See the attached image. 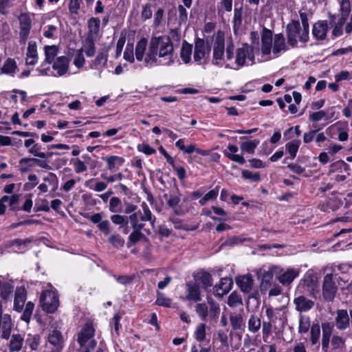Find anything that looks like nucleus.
Here are the masks:
<instances>
[{
  "instance_id": "obj_1",
  "label": "nucleus",
  "mask_w": 352,
  "mask_h": 352,
  "mask_svg": "<svg viewBox=\"0 0 352 352\" xmlns=\"http://www.w3.org/2000/svg\"><path fill=\"white\" fill-rule=\"evenodd\" d=\"M135 55L146 67L170 66L175 62L173 43L167 35L152 36L148 43L146 38H142L136 43Z\"/></svg>"
},
{
  "instance_id": "obj_2",
  "label": "nucleus",
  "mask_w": 352,
  "mask_h": 352,
  "mask_svg": "<svg viewBox=\"0 0 352 352\" xmlns=\"http://www.w3.org/2000/svg\"><path fill=\"white\" fill-rule=\"evenodd\" d=\"M225 53L227 60H232L234 55V45L230 38L227 42L226 47H225L224 36L221 32H219L214 41L212 63L216 66H222Z\"/></svg>"
},
{
  "instance_id": "obj_3",
  "label": "nucleus",
  "mask_w": 352,
  "mask_h": 352,
  "mask_svg": "<svg viewBox=\"0 0 352 352\" xmlns=\"http://www.w3.org/2000/svg\"><path fill=\"white\" fill-rule=\"evenodd\" d=\"M287 44L292 48L298 47L300 42L305 45L309 40V33L302 30L298 20L292 19L285 27Z\"/></svg>"
},
{
  "instance_id": "obj_4",
  "label": "nucleus",
  "mask_w": 352,
  "mask_h": 352,
  "mask_svg": "<svg viewBox=\"0 0 352 352\" xmlns=\"http://www.w3.org/2000/svg\"><path fill=\"white\" fill-rule=\"evenodd\" d=\"M143 212H133L126 215V226L129 225L132 230H142L144 227V221H149L151 226L155 228V217H154L148 205L143 202L141 205Z\"/></svg>"
},
{
  "instance_id": "obj_5",
  "label": "nucleus",
  "mask_w": 352,
  "mask_h": 352,
  "mask_svg": "<svg viewBox=\"0 0 352 352\" xmlns=\"http://www.w3.org/2000/svg\"><path fill=\"white\" fill-rule=\"evenodd\" d=\"M207 302L198 303L195 306V311L203 321L210 320L216 323L221 312L219 304L214 301L210 296H207Z\"/></svg>"
},
{
  "instance_id": "obj_6",
  "label": "nucleus",
  "mask_w": 352,
  "mask_h": 352,
  "mask_svg": "<svg viewBox=\"0 0 352 352\" xmlns=\"http://www.w3.org/2000/svg\"><path fill=\"white\" fill-rule=\"evenodd\" d=\"M342 281L340 277L337 278L333 273L327 274L324 276L322 282V296L324 300L332 302L338 292V287Z\"/></svg>"
},
{
  "instance_id": "obj_7",
  "label": "nucleus",
  "mask_w": 352,
  "mask_h": 352,
  "mask_svg": "<svg viewBox=\"0 0 352 352\" xmlns=\"http://www.w3.org/2000/svg\"><path fill=\"white\" fill-rule=\"evenodd\" d=\"M94 335L95 329L92 324L87 322L77 334V342L81 348L94 349L97 344V341L94 338Z\"/></svg>"
},
{
  "instance_id": "obj_8",
  "label": "nucleus",
  "mask_w": 352,
  "mask_h": 352,
  "mask_svg": "<svg viewBox=\"0 0 352 352\" xmlns=\"http://www.w3.org/2000/svg\"><path fill=\"white\" fill-rule=\"evenodd\" d=\"M40 303L44 311L47 314H53L59 307L58 297L54 292L45 290L41 294Z\"/></svg>"
},
{
  "instance_id": "obj_9",
  "label": "nucleus",
  "mask_w": 352,
  "mask_h": 352,
  "mask_svg": "<svg viewBox=\"0 0 352 352\" xmlns=\"http://www.w3.org/2000/svg\"><path fill=\"white\" fill-rule=\"evenodd\" d=\"M210 46L208 43H206L203 38H197L195 43V50L193 58L194 60L199 65L202 63V60L205 63L210 52Z\"/></svg>"
},
{
  "instance_id": "obj_10",
  "label": "nucleus",
  "mask_w": 352,
  "mask_h": 352,
  "mask_svg": "<svg viewBox=\"0 0 352 352\" xmlns=\"http://www.w3.org/2000/svg\"><path fill=\"white\" fill-rule=\"evenodd\" d=\"M182 194L178 188L175 186L174 189L170 191V194H164V198L166 201L167 206L171 208L173 213L176 215L183 214V210L180 208Z\"/></svg>"
},
{
  "instance_id": "obj_11",
  "label": "nucleus",
  "mask_w": 352,
  "mask_h": 352,
  "mask_svg": "<svg viewBox=\"0 0 352 352\" xmlns=\"http://www.w3.org/2000/svg\"><path fill=\"white\" fill-rule=\"evenodd\" d=\"M19 42L21 45H25L29 37L30 30L32 28V20L30 16L26 13H22L19 16Z\"/></svg>"
},
{
  "instance_id": "obj_12",
  "label": "nucleus",
  "mask_w": 352,
  "mask_h": 352,
  "mask_svg": "<svg viewBox=\"0 0 352 352\" xmlns=\"http://www.w3.org/2000/svg\"><path fill=\"white\" fill-rule=\"evenodd\" d=\"M248 58L252 62H254V54L253 48L245 43L241 47H239L236 51V59L235 63L239 67L244 66L245 63V59Z\"/></svg>"
},
{
  "instance_id": "obj_13",
  "label": "nucleus",
  "mask_w": 352,
  "mask_h": 352,
  "mask_svg": "<svg viewBox=\"0 0 352 352\" xmlns=\"http://www.w3.org/2000/svg\"><path fill=\"white\" fill-rule=\"evenodd\" d=\"M48 342L53 346L54 352H60L64 346V339L61 332L57 329L50 330Z\"/></svg>"
},
{
  "instance_id": "obj_14",
  "label": "nucleus",
  "mask_w": 352,
  "mask_h": 352,
  "mask_svg": "<svg viewBox=\"0 0 352 352\" xmlns=\"http://www.w3.org/2000/svg\"><path fill=\"white\" fill-rule=\"evenodd\" d=\"M12 327L11 316L0 312V335L3 339L8 340L10 338Z\"/></svg>"
},
{
  "instance_id": "obj_15",
  "label": "nucleus",
  "mask_w": 352,
  "mask_h": 352,
  "mask_svg": "<svg viewBox=\"0 0 352 352\" xmlns=\"http://www.w3.org/2000/svg\"><path fill=\"white\" fill-rule=\"evenodd\" d=\"M294 304L295 305V309L300 312H308L315 305V302L311 299H309L304 295H299L294 298Z\"/></svg>"
},
{
  "instance_id": "obj_16",
  "label": "nucleus",
  "mask_w": 352,
  "mask_h": 352,
  "mask_svg": "<svg viewBox=\"0 0 352 352\" xmlns=\"http://www.w3.org/2000/svg\"><path fill=\"white\" fill-rule=\"evenodd\" d=\"M329 26L326 20H320L313 25L312 35L318 41H323L327 36Z\"/></svg>"
},
{
  "instance_id": "obj_17",
  "label": "nucleus",
  "mask_w": 352,
  "mask_h": 352,
  "mask_svg": "<svg viewBox=\"0 0 352 352\" xmlns=\"http://www.w3.org/2000/svg\"><path fill=\"white\" fill-rule=\"evenodd\" d=\"M69 59L65 56H60L52 62V69L57 72L58 76L65 75L69 71Z\"/></svg>"
},
{
  "instance_id": "obj_18",
  "label": "nucleus",
  "mask_w": 352,
  "mask_h": 352,
  "mask_svg": "<svg viewBox=\"0 0 352 352\" xmlns=\"http://www.w3.org/2000/svg\"><path fill=\"white\" fill-rule=\"evenodd\" d=\"M232 284L233 282L231 278H222L219 284L215 285L213 287L214 295L219 298L223 297L230 291L232 287Z\"/></svg>"
},
{
  "instance_id": "obj_19",
  "label": "nucleus",
  "mask_w": 352,
  "mask_h": 352,
  "mask_svg": "<svg viewBox=\"0 0 352 352\" xmlns=\"http://www.w3.org/2000/svg\"><path fill=\"white\" fill-rule=\"evenodd\" d=\"M287 42H285V38L282 33L276 34L274 36V43L272 52L275 57H278L281 52H285L289 50Z\"/></svg>"
},
{
  "instance_id": "obj_20",
  "label": "nucleus",
  "mask_w": 352,
  "mask_h": 352,
  "mask_svg": "<svg viewBox=\"0 0 352 352\" xmlns=\"http://www.w3.org/2000/svg\"><path fill=\"white\" fill-rule=\"evenodd\" d=\"M89 219L92 223L97 224L99 230L104 235H107L110 233L111 223L107 219L102 220V213H94L89 217Z\"/></svg>"
},
{
  "instance_id": "obj_21",
  "label": "nucleus",
  "mask_w": 352,
  "mask_h": 352,
  "mask_svg": "<svg viewBox=\"0 0 352 352\" xmlns=\"http://www.w3.org/2000/svg\"><path fill=\"white\" fill-rule=\"evenodd\" d=\"M336 327L339 330H345L350 325V316L346 309H338L335 318Z\"/></svg>"
},
{
  "instance_id": "obj_22",
  "label": "nucleus",
  "mask_w": 352,
  "mask_h": 352,
  "mask_svg": "<svg viewBox=\"0 0 352 352\" xmlns=\"http://www.w3.org/2000/svg\"><path fill=\"white\" fill-rule=\"evenodd\" d=\"M27 298V292L24 287H19L15 290L14 300V310L21 312Z\"/></svg>"
},
{
  "instance_id": "obj_23",
  "label": "nucleus",
  "mask_w": 352,
  "mask_h": 352,
  "mask_svg": "<svg viewBox=\"0 0 352 352\" xmlns=\"http://www.w3.org/2000/svg\"><path fill=\"white\" fill-rule=\"evenodd\" d=\"M186 298L188 300L199 302L201 300L200 287L197 283H186Z\"/></svg>"
},
{
  "instance_id": "obj_24",
  "label": "nucleus",
  "mask_w": 352,
  "mask_h": 352,
  "mask_svg": "<svg viewBox=\"0 0 352 352\" xmlns=\"http://www.w3.org/2000/svg\"><path fill=\"white\" fill-rule=\"evenodd\" d=\"M236 283L243 293L249 294L253 289L254 280L251 275L239 276L236 278Z\"/></svg>"
},
{
  "instance_id": "obj_25",
  "label": "nucleus",
  "mask_w": 352,
  "mask_h": 352,
  "mask_svg": "<svg viewBox=\"0 0 352 352\" xmlns=\"http://www.w3.org/2000/svg\"><path fill=\"white\" fill-rule=\"evenodd\" d=\"M195 282L199 285L201 284L204 289H207L212 285V275L204 270H200L194 275Z\"/></svg>"
},
{
  "instance_id": "obj_26",
  "label": "nucleus",
  "mask_w": 352,
  "mask_h": 352,
  "mask_svg": "<svg viewBox=\"0 0 352 352\" xmlns=\"http://www.w3.org/2000/svg\"><path fill=\"white\" fill-rule=\"evenodd\" d=\"M300 285L305 287L310 296L316 297V294L319 292V287L316 278L312 276L306 277L302 280Z\"/></svg>"
},
{
  "instance_id": "obj_27",
  "label": "nucleus",
  "mask_w": 352,
  "mask_h": 352,
  "mask_svg": "<svg viewBox=\"0 0 352 352\" xmlns=\"http://www.w3.org/2000/svg\"><path fill=\"white\" fill-rule=\"evenodd\" d=\"M272 47V31L264 28L261 36V52L264 55H268L271 53Z\"/></svg>"
},
{
  "instance_id": "obj_28",
  "label": "nucleus",
  "mask_w": 352,
  "mask_h": 352,
  "mask_svg": "<svg viewBox=\"0 0 352 352\" xmlns=\"http://www.w3.org/2000/svg\"><path fill=\"white\" fill-rule=\"evenodd\" d=\"M298 270L290 268L280 274L277 278L283 285H289L296 277L298 276Z\"/></svg>"
},
{
  "instance_id": "obj_29",
  "label": "nucleus",
  "mask_w": 352,
  "mask_h": 352,
  "mask_svg": "<svg viewBox=\"0 0 352 352\" xmlns=\"http://www.w3.org/2000/svg\"><path fill=\"white\" fill-rule=\"evenodd\" d=\"M334 324L332 322H324L322 324V348L327 351L329 346L330 338L333 331Z\"/></svg>"
},
{
  "instance_id": "obj_30",
  "label": "nucleus",
  "mask_w": 352,
  "mask_h": 352,
  "mask_svg": "<svg viewBox=\"0 0 352 352\" xmlns=\"http://www.w3.org/2000/svg\"><path fill=\"white\" fill-rule=\"evenodd\" d=\"M282 309L267 307L265 311L266 316L271 322L275 324L277 320H280L282 322L287 320V317L285 313L281 314Z\"/></svg>"
},
{
  "instance_id": "obj_31",
  "label": "nucleus",
  "mask_w": 352,
  "mask_h": 352,
  "mask_svg": "<svg viewBox=\"0 0 352 352\" xmlns=\"http://www.w3.org/2000/svg\"><path fill=\"white\" fill-rule=\"evenodd\" d=\"M107 164V168L110 171H114L119 168L124 162V159L117 155L107 156L104 158Z\"/></svg>"
},
{
  "instance_id": "obj_32",
  "label": "nucleus",
  "mask_w": 352,
  "mask_h": 352,
  "mask_svg": "<svg viewBox=\"0 0 352 352\" xmlns=\"http://www.w3.org/2000/svg\"><path fill=\"white\" fill-rule=\"evenodd\" d=\"M24 339L19 333L13 334L9 344V350L10 352L19 351L23 344Z\"/></svg>"
},
{
  "instance_id": "obj_33",
  "label": "nucleus",
  "mask_w": 352,
  "mask_h": 352,
  "mask_svg": "<svg viewBox=\"0 0 352 352\" xmlns=\"http://www.w3.org/2000/svg\"><path fill=\"white\" fill-rule=\"evenodd\" d=\"M45 52V63L52 64L56 59L55 57L58 53V47L55 45H45L44 47Z\"/></svg>"
},
{
  "instance_id": "obj_34",
  "label": "nucleus",
  "mask_w": 352,
  "mask_h": 352,
  "mask_svg": "<svg viewBox=\"0 0 352 352\" xmlns=\"http://www.w3.org/2000/svg\"><path fill=\"white\" fill-rule=\"evenodd\" d=\"M248 330L252 333H257L261 327V318L255 314H252L248 322Z\"/></svg>"
},
{
  "instance_id": "obj_35",
  "label": "nucleus",
  "mask_w": 352,
  "mask_h": 352,
  "mask_svg": "<svg viewBox=\"0 0 352 352\" xmlns=\"http://www.w3.org/2000/svg\"><path fill=\"white\" fill-rule=\"evenodd\" d=\"M192 45L184 41L181 48L180 56L184 63H188L191 59Z\"/></svg>"
},
{
  "instance_id": "obj_36",
  "label": "nucleus",
  "mask_w": 352,
  "mask_h": 352,
  "mask_svg": "<svg viewBox=\"0 0 352 352\" xmlns=\"http://www.w3.org/2000/svg\"><path fill=\"white\" fill-rule=\"evenodd\" d=\"M230 321L234 330H240L245 327V322L241 314H231Z\"/></svg>"
},
{
  "instance_id": "obj_37",
  "label": "nucleus",
  "mask_w": 352,
  "mask_h": 352,
  "mask_svg": "<svg viewBox=\"0 0 352 352\" xmlns=\"http://www.w3.org/2000/svg\"><path fill=\"white\" fill-rule=\"evenodd\" d=\"M41 340V336L38 334H28L25 340V343L31 349V350L36 351L40 346Z\"/></svg>"
},
{
  "instance_id": "obj_38",
  "label": "nucleus",
  "mask_w": 352,
  "mask_h": 352,
  "mask_svg": "<svg viewBox=\"0 0 352 352\" xmlns=\"http://www.w3.org/2000/svg\"><path fill=\"white\" fill-rule=\"evenodd\" d=\"M142 230H133L132 232L129 234L127 241V247L130 248L135 245L138 241L145 239V235L142 232Z\"/></svg>"
},
{
  "instance_id": "obj_39",
  "label": "nucleus",
  "mask_w": 352,
  "mask_h": 352,
  "mask_svg": "<svg viewBox=\"0 0 352 352\" xmlns=\"http://www.w3.org/2000/svg\"><path fill=\"white\" fill-rule=\"evenodd\" d=\"M28 162H34L39 167L47 170L52 169L51 166L49 165L48 162L46 160H40L38 158H32V157H23L21 159L19 162V165H22L23 164Z\"/></svg>"
},
{
  "instance_id": "obj_40",
  "label": "nucleus",
  "mask_w": 352,
  "mask_h": 352,
  "mask_svg": "<svg viewBox=\"0 0 352 352\" xmlns=\"http://www.w3.org/2000/svg\"><path fill=\"white\" fill-rule=\"evenodd\" d=\"M109 210L111 213H120L123 211L122 201L119 197H113L110 199Z\"/></svg>"
},
{
  "instance_id": "obj_41",
  "label": "nucleus",
  "mask_w": 352,
  "mask_h": 352,
  "mask_svg": "<svg viewBox=\"0 0 352 352\" xmlns=\"http://www.w3.org/2000/svg\"><path fill=\"white\" fill-rule=\"evenodd\" d=\"M16 67V62L13 59L8 58L1 69V73L13 76Z\"/></svg>"
},
{
  "instance_id": "obj_42",
  "label": "nucleus",
  "mask_w": 352,
  "mask_h": 352,
  "mask_svg": "<svg viewBox=\"0 0 352 352\" xmlns=\"http://www.w3.org/2000/svg\"><path fill=\"white\" fill-rule=\"evenodd\" d=\"M300 145V141L297 140H292L285 144V149L290 155L291 159L296 157Z\"/></svg>"
},
{
  "instance_id": "obj_43",
  "label": "nucleus",
  "mask_w": 352,
  "mask_h": 352,
  "mask_svg": "<svg viewBox=\"0 0 352 352\" xmlns=\"http://www.w3.org/2000/svg\"><path fill=\"white\" fill-rule=\"evenodd\" d=\"M82 49L88 57H92L94 56L96 53L95 43L91 36H88L85 40L84 48Z\"/></svg>"
},
{
  "instance_id": "obj_44",
  "label": "nucleus",
  "mask_w": 352,
  "mask_h": 352,
  "mask_svg": "<svg viewBox=\"0 0 352 352\" xmlns=\"http://www.w3.org/2000/svg\"><path fill=\"white\" fill-rule=\"evenodd\" d=\"M310 318L307 316L300 315L298 332L300 333H306L310 328Z\"/></svg>"
},
{
  "instance_id": "obj_45",
  "label": "nucleus",
  "mask_w": 352,
  "mask_h": 352,
  "mask_svg": "<svg viewBox=\"0 0 352 352\" xmlns=\"http://www.w3.org/2000/svg\"><path fill=\"white\" fill-rule=\"evenodd\" d=\"M258 144L259 140H258L246 141L241 144L240 148L242 151L251 154L254 153L255 148L257 147Z\"/></svg>"
},
{
  "instance_id": "obj_46",
  "label": "nucleus",
  "mask_w": 352,
  "mask_h": 352,
  "mask_svg": "<svg viewBox=\"0 0 352 352\" xmlns=\"http://www.w3.org/2000/svg\"><path fill=\"white\" fill-rule=\"evenodd\" d=\"M23 308V312L21 316V319L23 321L28 323L32 315V312L34 308V304L32 302L29 301L25 304V306Z\"/></svg>"
},
{
  "instance_id": "obj_47",
  "label": "nucleus",
  "mask_w": 352,
  "mask_h": 352,
  "mask_svg": "<svg viewBox=\"0 0 352 352\" xmlns=\"http://www.w3.org/2000/svg\"><path fill=\"white\" fill-rule=\"evenodd\" d=\"M219 186H216L214 189L210 190L208 192H207L203 198H201L199 203L201 206L206 205V202L209 200L215 199L219 194Z\"/></svg>"
},
{
  "instance_id": "obj_48",
  "label": "nucleus",
  "mask_w": 352,
  "mask_h": 352,
  "mask_svg": "<svg viewBox=\"0 0 352 352\" xmlns=\"http://www.w3.org/2000/svg\"><path fill=\"white\" fill-rule=\"evenodd\" d=\"M108 58V50L103 49L100 50L94 60V64L96 67L99 65H105Z\"/></svg>"
},
{
  "instance_id": "obj_49",
  "label": "nucleus",
  "mask_w": 352,
  "mask_h": 352,
  "mask_svg": "<svg viewBox=\"0 0 352 352\" xmlns=\"http://www.w3.org/2000/svg\"><path fill=\"white\" fill-rule=\"evenodd\" d=\"M13 286L8 283H2L0 280V295L1 297L6 300L13 292Z\"/></svg>"
},
{
  "instance_id": "obj_50",
  "label": "nucleus",
  "mask_w": 352,
  "mask_h": 352,
  "mask_svg": "<svg viewBox=\"0 0 352 352\" xmlns=\"http://www.w3.org/2000/svg\"><path fill=\"white\" fill-rule=\"evenodd\" d=\"M109 242L116 248H121L124 245V239L119 234H111L109 237Z\"/></svg>"
},
{
  "instance_id": "obj_51",
  "label": "nucleus",
  "mask_w": 352,
  "mask_h": 352,
  "mask_svg": "<svg viewBox=\"0 0 352 352\" xmlns=\"http://www.w3.org/2000/svg\"><path fill=\"white\" fill-rule=\"evenodd\" d=\"M242 304V298L241 296L236 292H232L228 296V305L229 307H234Z\"/></svg>"
},
{
  "instance_id": "obj_52",
  "label": "nucleus",
  "mask_w": 352,
  "mask_h": 352,
  "mask_svg": "<svg viewBox=\"0 0 352 352\" xmlns=\"http://www.w3.org/2000/svg\"><path fill=\"white\" fill-rule=\"evenodd\" d=\"M320 336V327L319 324H314L311 327V341L312 344L318 342Z\"/></svg>"
},
{
  "instance_id": "obj_53",
  "label": "nucleus",
  "mask_w": 352,
  "mask_h": 352,
  "mask_svg": "<svg viewBox=\"0 0 352 352\" xmlns=\"http://www.w3.org/2000/svg\"><path fill=\"white\" fill-rule=\"evenodd\" d=\"M340 4V9L339 12L340 14H343L344 15L350 14V12L351 11V3L350 0H340L339 2Z\"/></svg>"
},
{
  "instance_id": "obj_54",
  "label": "nucleus",
  "mask_w": 352,
  "mask_h": 352,
  "mask_svg": "<svg viewBox=\"0 0 352 352\" xmlns=\"http://www.w3.org/2000/svg\"><path fill=\"white\" fill-rule=\"evenodd\" d=\"M195 336L198 342H203L206 339V324L204 323H201L197 326Z\"/></svg>"
},
{
  "instance_id": "obj_55",
  "label": "nucleus",
  "mask_w": 352,
  "mask_h": 352,
  "mask_svg": "<svg viewBox=\"0 0 352 352\" xmlns=\"http://www.w3.org/2000/svg\"><path fill=\"white\" fill-rule=\"evenodd\" d=\"M155 304L159 306L170 307L171 305V299L166 298L163 293L157 292V298Z\"/></svg>"
},
{
  "instance_id": "obj_56",
  "label": "nucleus",
  "mask_w": 352,
  "mask_h": 352,
  "mask_svg": "<svg viewBox=\"0 0 352 352\" xmlns=\"http://www.w3.org/2000/svg\"><path fill=\"white\" fill-rule=\"evenodd\" d=\"M110 219L113 223L121 227L126 226V215H121L119 213H114L111 216Z\"/></svg>"
},
{
  "instance_id": "obj_57",
  "label": "nucleus",
  "mask_w": 352,
  "mask_h": 352,
  "mask_svg": "<svg viewBox=\"0 0 352 352\" xmlns=\"http://www.w3.org/2000/svg\"><path fill=\"white\" fill-rule=\"evenodd\" d=\"M2 198L3 201L8 204L11 208V210H14V205L18 204L19 201V195L18 194H14L10 197L8 195H3Z\"/></svg>"
},
{
  "instance_id": "obj_58",
  "label": "nucleus",
  "mask_w": 352,
  "mask_h": 352,
  "mask_svg": "<svg viewBox=\"0 0 352 352\" xmlns=\"http://www.w3.org/2000/svg\"><path fill=\"white\" fill-rule=\"evenodd\" d=\"M82 52H83L82 48L78 50L76 52L74 60V64L78 68H81L85 63V59Z\"/></svg>"
},
{
  "instance_id": "obj_59",
  "label": "nucleus",
  "mask_w": 352,
  "mask_h": 352,
  "mask_svg": "<svg viewBox=\"0 0 352 352\" xmlns=\"http://www.w3.org/2000/svg\"><path fill=\"white\" fill-rule=\"evenodd\" d=\"M241 175L244 179H250L254 182H259L261 179V176L258 173H252L248 170H243Z\"/></svg>"
},
{
  "instance_id": "obj_60",
  "label": "nucleus",
  "mask_w": 352,
  "mask_h": 352,
  "mask_svg": "<svg viewBox=\"0 0 352 352\" xmlns=\"http://www.w3.org/2000/svg\"><path fill=\"white\" fill-rule=\"evenodd\" d=\"M28 153L35 157L42 159L47 157V154L41 151V146H39L38 144H36L35 142L34 145L29 148Z\"/></svg>"
},
{
  "instance_id": "obj_61",
  "label": "nucleus",
  "mask_w": 352,
  "mask_h": 352,
  "mask_svg": "<svg viewBox=\"0 0 352 352\" xmlns=\"http://www.w3.org/2000/svg\"><path fill=\"white\" fill-rule=\"evenodd\" d=\"M151 7V4L149 3H147L142 6L141 18L143 21H146L152 17L153 11Z\"/></svg>"
},
{
  "instance_id": "obj_62",
  "label": "nucleus",
  "mask_w": 352,
  "mask_h": 352,
  "mask_svg": "<svg viewBox=\"0 0 352 352\" xmlns=\"http://www.w3.org/2000/svg\"><path fill=\"white\" fill-rule=\"evenodd\" d=\"M124 59L131 63L134 62V53L133 45L127 44L124 52Z\"/></svg>"
},
{
  "instance_id": "obj_63",
  "label": "nucleus",
  "mask_w": 352,
  "mask_h": 352,
  "mask_svg": "<svg viewBox=\"0 0 352 352\" xmlns=\"http://www.w3.org/2000/svg\"><path fill=\"white\" fill-rule=\"evenodd\" d=\"M26 56L38 58L36 43L35 41H30L27 49Z\"/></svg>"
},
{
  "instance_id": "obj_64",
  "label": "nucleus",
  "mask_w": 352,
  "mask_h": 352,
  "mask_svg": "<svg viewBox=\"0 0 352 352\" xmlns=\"http://www.w3.org/2000/svg\"><path fill=\"white\" fill-rule=\"evenodd\" d=\"M164 10L162 8H159L156 12L155 13V15H154V21H153V25L155 27H159L162 21H163V18H164Z\"/></svg>"
}]
</instances>
